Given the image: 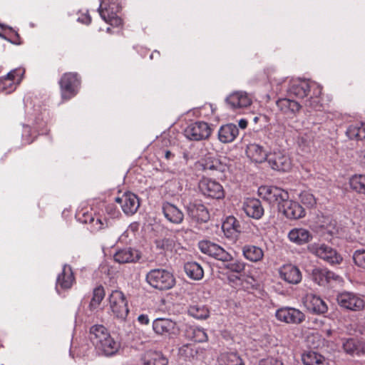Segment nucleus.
I'll return each mask as SVG.
<instances>
[{"mask_svg": "<svg viewBox=\"0 0 365 365\" xmlns=\"http://www.w3.org/2000/svg\"><path fill=\"white\" fill-rule=\"evenodd\" d=\"M200 250L208 256L225 263V267L232 272L241 273L245 269V263L242 260H233L230 253L220 245L208 240H202L198 243Z\"/></svg>", "mask_w": 365, "mask_h": 365, "instance_id": "f257e3e1", "label": "nucleus"}, {"mask_svg": "<svg viewBox=\"0 0 365 365\" xmlns=\"http://www.w3.org/2000/svg\"><path fill=\"white\" fill-rule=\"evenodd\" d=\"M148 284L160 291L168 290L175 284V278L172 272L165 269H153L145 276Z\"/></svg>", "mask_w": 365, "mask_h": 365, "instance_id": "f03ea898", "label": "nucleus"}, {"mask_svg": "<svg viewBox=\"0 0 365 365\" xmlns=\"http://www.w3.org/2000/svg\"><path fill=\"white\" fill-rule=\"evenodd\" d=\"M258 192L269 205L277 206L278 210L289 198L287 191L274 186H261L258 189Z\"/></svg>", "mask_w": 365, "mask_h": 365, "instance_id": "7ed1b4c3", "label": "nucleus"}, {"mask_svg": "<svg viewBox=\"0 0 365 365\" xmlns=\"http://www.w3.org/2000/svg\"><path fill=\"white\" fill-rule=\"evenodd\" d=\"M108 301L113 315L120 321L125 320L129 313V309L124 294L121 291L113 290L109 295Z\"/></svg>", "mask_w": 365, "mask_h": 365, "instance_id": "20e7f679", "label": "nucleus"}, {"mask_svg": "<svg viewBox=\"0 0 365 365\" xmlns=\"http://www.w3.org/2000/svg\"><path fill=\"white\" fill-rule=\"evenodd\" d=\"M309 252L319 258L324 260L330 264H339L342 261V257L331 247L319 243H313L308 245Z\"/></svg>", "mask_w": 365, "mask_h": 365, "instance_id": "39448f33", "label": "nucleus"}, {"mask_svg": "<svg viewBox=\"0 0 365 365\" xmlns=\"http://www.w3.org/2000/svg\"><path fill=\"white\" fill-rule=\"evenodd\" d=\"M152 327L155 334L164 339H174L180 333L177 323L169 318H157L153 320Z\"/></svg>", "mask_w": 365, "mask_h": 365, "instance_id": "423d86ee", "label": "nucleus"}, {"mask_svg": "<svg viewBox=\"0 0 365 365\" xmlns=\"http://www.w3.org/2000/svg\"><path fill=\"white\" fill-rule=\"evenodd\" d=\"M61 96L64 100L71 99L76 95L77 88L80 85V78L77 73H66L60 79Z\"/></svg>", "mask_w": 365, "mask_h": 365, "instance_id": "0eeeda50", "label": "nucleus"}, {"mask_svg": "<svg viewBox=\"0 0 365 365\" xmlns=\"http://www.w3.org/2000/svg\"><path fill=\"white\" fill-rule=\"evenodd\" d=\"M200 192L206 197L222 199L225 197V191L222 185L215 180L203 178L199 183Z\"/></svg>", "mask_w": 365, "mask_h": 365, "instance_id": "6e6552de", "label": "nucleus"}, {"mask_svg": "<svg viewBox=\"0 0 365 365\" xmlns=\"http://www.w3.org/2000/svg\"><path fill=\"white\" fill-rule=\"evenodd\" d=\"M336 301L341 307L354 312L362 310L365 305L364 301L361 297L349 292L338 294Z\"/></svg>", "mask_w": 365, "mask_h": 365, "instance_id": "1a4fd4ad", "label": "nucleus"}, {"mask_svg": "<svg viewBox=\"0 0 365 365\" xmlns=\"http://www.w3.org/2000/svg\"><path fill=\"white\" fill-rule=\"evenodd\" d=\"M212 130L209 125L203 121H197L190 124L184 130L185 136L190 140H202L210 137Z\"/></svg>", "mask_w": 365, "mask_h": 365, "instance_id": "9d476101", "label": "nucleus"}, {"mask_svg": "<svg viewBox=\"0 0 365 365\" xmlns=\"http://www.w3.org/2000/svg\"><path fill=\"white\" fill-rule=\"evenodd\" d=\"M267 161L272 169L279 172H288L292 167L289 156L282 150H274L270 153Z\"/></svg>", "mask_w": 365, "mask_h": 365, "instance_id": "9b49d317", "label": "nucleus"}, {"mask_svg": "<svg viewBox=\"0 0 365 365\" xmlns=\"http://www.w3.org/2000/svg\"><path fill=\"white\" fill-rule=\"evenodd\" d=\"M185 210L188 217L197 223L207 222L210 220L207 208L199 201L187 203L185 205Z\"/></svg>", "mask_w": 365, "mask_h": 365, "instance_id": "f8f14e48", "label": "nucleus"}, {"mask_svg": "<svg viewBox=\"0 0 365 365\" xmlns=\"http://www.w3.org/2000/svg\"><path fill=\"white\" fill-rule=\"evenodd\" d=\"M115 201L120 204L123 212L127 215L135 214L140 206V201L136 195L128 192L120 197L115 198Z\"/></svg>", "mask_w": 365, "mask_h": 365, "instance_id": "ddd939ff", "label": "nucleus"}, {"mask_svg": "<svg viewBox=\"0 0 365 365\" xmlns=\"http://www.w3.org/2000/svg\"><path fill=\"white\" fill-rule=\"evenodd\" d=\"M277 319L281 322L292 324H300L305 319V315L297 309L282 307L275 314Z\"/></svg>", "mask_w": 365, "mask_h": 365, "instance_id": "4468645a", "label": "nucleus"}, {"mask_svg": "<svg viewBox=\"0 0 365 365\" xmlns=\"http://www.w3.org/2000/svg\"><path fill=\"white\" fill-rule=\"evenodd\" d=\"M279 212L291 220L299 219L305 215V210L302 205L289 199L284 202Z\"/></svg>", "mask_w": 365, "mask_h": 365, "instance_id": "2eb2a0df", "label": "nucleus"}, {"mask_svg": "<svg viewBox=\"0 0 365 365\" xmlns=\"http://www.w3.org/2000/svg\"><path fill=\"white\" fill-rule=\"evenodd\" d=\"M75 282L73 270L68 265H64L62 272L60 273L56 279V289L60 293V289L67 290L71 288Z\"/></svg>", "mask_w": 365, "mask_h": 365, "instance_id": "dca6fc26", "label": "nucleus"}, {"mask_svg": "<svg viewBox=\"0 0 365 365\" xmlns=\"http://www.w3.org/2000/svg\"><path fill=\"white\" fill-rule=\"evenodd\" d=\"M96 350L106 356H111L115 354L119 347V344L111 337L109 332L107 333V336H104L98 341V344H93Z\"/></svg>", "mask_w": 365, "mask_h": 365, "instance_id": "f3484780", "label": "nucleus"}, {"mask_svg": "<svg viewBox=\"0 0 365 365\" xmlns=\"http://www.w3.org/2000/svg\"><path fill=\"white\" fill-rule=\"evenodd\" d=\"M165 217L171 223L179 225L184 220V213L175 205L165 202L162 205Z\"/></svg>", "mask_w": 365, "mask_h": 365, "instance_id": "a211bd4d", "label": "nucleus"}, {"mask_svg": "<svg viewBox=\"0 0 365 365\" xmlns=\"http://www.w3.org/2000/svg\"><path fill=\"white\" fill-rule=\"evenodd\" d=\"M226 102L233 109L246 108L252 103L251 98L244 91H236L231 93L226 98Z\"/></svg>", "mask_w": 365, "mask_h": 365, "instance_id": "6ab92c4d", "label": "nucleus"}, {"mask_svg": "<svg viewBox=\"0 0 365 365\" xmlns=\"http://www.w3.org/2000/svg\"><path fill=\"white\" fill-rule=\"evenodd\" d=\"M342 349L350 356H361L365 354V344L356 339H342Z\"/></svg>", "mask_w": 365, "mask_h": 365, "instance_id": "aec40b11", "label": "nucleus"}, {"mask_svg": "<svg viewBox=\"0 0 365 365\" xmlns=\"http://www.w3.org/2000/svg\"><path fill=\"white\" fill-rule=\"evenodd\" d=\"M339 277L327 268L316 267L312 272V279L319 285L324 286Z\"/></svg>", "mask_w": 365, "mask_h": 365, "instance_id": "412c9836", "label": "nucleus"}, {"mask_svg": "<svg viewBox=\"0 0 365 365\" xmlns=\"http://www.w3.org/2000/svg\"><path fill=\"white\" fill-rule=\"evenodd\" d=\"M312 83H309L306 81L293 83L289 88V93L290 96H294L299 98L308 97L313 91Z\"/></svg>", "mask_w": 365, "mask_h": 365, "instance_id": "4be33fe9", "label": "nucleus"}, {"mask_svg": "<svg viewBox=\"0 0 365 365\" xmlns=\"http://www.w3.org/2000/svg\"><path fill=\"white\" fill-rule=\"evenodd\" d=\"M244 210L247 216L259 220L264 215L261 202L256 198H248L244 203Z\"/></svg>", "mask_w": 365, "mask_h": 365, "instance_id": "5701e85b", "label": "nucleus"}, {"mask_svg": "<svg viewBox=\"0 0 365 365\" xmlns=\"http://www.w3.org/2000/svg\"><path fill=\"white\" fill-rule=\"evenodd\" d=\"M238 135V127L233 123L223 125L218 130V139L222 143L233 142Z\"/></svg>", "mask_w": 365, "mask_h": 365, "instance_id": "b1692460", "label": "nucleus"}, {"mask_svg": "<svg viewBox=\"0 0 365 365\" xmlns=\"http://www.w3.org/2000/svg\"><path fill=\"white\" fill-rule=\"evenodd\" d=\"M279 274L282 279L290 284H298L302 280L301 272L292 264H286L282 267Z\"/></svg>", "mask_w": 365, "mask_h": 365, "instance_id": "393cba45", "label": "nucleus"}, {"mask_svg": "<svg viewBox=\"0 0 365 365\" xmlns=\"http://www.w3.org/2000/svg\"><path fill=\"white\" fill-rule=\"evenodd\" d=\"M247 156L253 162L261 163L267 160L268 155L264 148L258 144L252 143L246 149Z\"/></svg>", "mask_w": 365, "mask_h": 365, "instance_id": "a878e982", "label": "nucleus"}, {"mask_svg": "<svg viewBox=\"0 0 365 365\" xmlns=\"http://www.w3.org/2000/svg\"><path fill=\"white\" fill-rule=\"evenodd\" d=\"M140 257L139 252L130 247L120 250L114 255L115 261L120 264L135 262Z\"/></svg>", "mask_w": 365, "mask_h": 365, "instance_id": "bb28decb", "label": "nucleus"}, {"mask_svg": "<svg viewBox=\"0 0 365 365\" xmlns=\"http://www.w3.org/2000/svg\"><path fill=\"white\" fill-rule=\"evenodd\" d=\"M313 91L309 98L304 101V106L309 110H321L323 106L319 96L322 93V87L317 83H312Z\"/></svg>", "mask_w": 365, "mask_h": 365, "instance_id": "cd10ccee", "label": "nucleus"}, {"mask_svg": "<svg viewBox=\"0 0 365 365\" xmlns=\"http://www.w3.org/2000/svg\"><path fill=\"white\" fill-rule=\"evenodd\" d=\"M243 257L251 262H258L263 259L264 251L258 246L254 245H245L242 247Z\"/></svg>", "mask_w": 365, "mask_h": 365, "instance_id": "c85d7f7f", "label": "nucleus"}, {"mask_svg": "<svg viewBox=\"0 0 365 365\" xmlns=\"http://www.w3.org/2000/svg\"><path fill=\"white\" fill-rule=\"evenodd\" d=\"M290 241L301 245L309 242L312 239L309 231L303 228L292 229L288 234Z\"/></svg>", "mask_w": 365, "mask_h": 365, "instance_id": "c756f323", "label": "nucleus"}, {"mask_svg": "<svg viewBox=\"0 0 365 365\" xmlns=\"http://www.w3.org/2000/svg\"><path fill=\"white\" fill-rule=\"evenodd\" d=\"M307 307L309 310L317 314H324L327 312L328 307L324 300L319 297L309 294L307 296Z\"/></svg>", "mask_w": 365, "mask_h": 365, "instance_id": "7c9ffc66", "label": "nucleus"}, {"mask_svg": "<svg viewBox=\"0 0 365 365\" xmlns=\"http://www.w3.org/2000/svg\"><path fill=\"white\" fill-rule=\"evenodd\" d=\"M185 336L195 342H204L207 340V335L203 329L195 326L187 325L184 331Z\"/></svg>", "mask_w": 365, "mask_h": 365, "instance_id": "2f4dec72", "label": "nucleus"}, {"mask_svg": "<svg viewBox=\"0 0 365 365\" xmlns=\"http://www.w3.org/2000/svg\"><path fill=\"white\" fill-rule=\"evenodd\" d=\"M143 365H168V360L161 352L149 351L142 358Z\"/></svg>", "mask_w": 365, "mask_h": 365, "instance_id": "473e14b6", "label": "nucleus"}, {"mask_svg": "<svg viewBox=\"0 0 365 365\" xmlns=\"http://www.w3.org/2000/svg\"><path fill=\"white\" fill-rule=\"evenodd\" d=\"M346 134L351 140H361L365 139V123L356 122L349 125Z\"/></svg>", "mask_w": 365, "mask_h": 365, "instance_id": "72a5a7b5", "label": "nucleus"}, {"mask_svg": "<svg viewBox=\"0 0 365 365\" xmlns=\"http://www.w3.org/2000/svg\"><path fill=\"white\" fill-rule=\"evenodd\" d=\"M276 104L280 110L287 114H295L302 108V106L298 102L289 98L279 99L277 101Z\"/></svg>", "mask_w": 365, "mask_h": 365, "instance_id": "f704fd0d", "label": "nucleus"}, {"mask_svg": "<svg viewBox=\"0 0 365 365\" xmlns=\"http://www.w3.org/2000/svg\"><path fill=\"white\" fill-rule=\"evenodd\" d=\"M16 70L10 71L6 76L0 78V91L5 93H10L15 91L16 84L15 83Z\"/></svg>", "mask_w": 365, "mask_h": 365, "instance_id": "c9c22d12", "label": "nucleus"}, {"mask_svg": "<svg viewBox=\"0 0 365 365\" xmlns=\"http://www.w3.org/2000/svg\"><path fill=\"white\" fill-rule=\"evenodd\" d=\"M184 269L187 275L195 280L201 279L204 276V271L201 265L195 262H188L185 264Z\"/></svg>", "mask_w": 365, "mask_h": 365, "instance_id": "e433bc0d", "label": "nucleus"}, {"mask_svg": "<svg viewBox=\"0 0 365 365\" xmlns=\"http://www.w3.org/2000/svg\"><path fill=\"white\" fill-rule=\"evenodd\" d=\"M108 329L103 325L96 324L90 328L89 339L93 344H98V341L104 336H107Z\"/></svg>", "mask_w": 365, "mask_h": 365, "instance_id": "4c0bfd02", "label": "nucleus"}, {"mask_svg": "<svg viewBox=\"0 0 365 365\" xmlns=\"http://www.w3.org/2000/svg\"><path fill=\"white\" fill-rule=\"evenodd\" d=\"M187 312L190 316L197 319H205L210 314L208 309L205 305L198 304L190 305Z\"/></svg>", "mask_w": 365, "mask_h": 365, "instance_id": "58836bf2", "label": "nucleus"}, {"mask_svg": "<svg viewBox=\"0 0 365 365\" xmlns=\"http://www.w3.org/2000/svg\"><path fill=\"white\" fill-rule=\"evenodd\" d=\"M304 365H324V358L315 351H307L302 356Z\"/></svg>", "mask_w": 365, "mask_h": 365, "instance_id": "ea45409f", "label": "nucleus"}, {"mask_svg": "<svg viewBox=\"0 0 365 365\" xmlns=\"http://www.w3.org/2000/svg\"><path fill=\"white\" fill-rule=\"evenodd\" d=\"M98 11L101 18L107 23L110 24L112 26H118L121 25L122 20L120 18L118 17L115 13L113 11L110 12L109 9L107 8H102L100 6L98 9Z\"/></svg>", "mask_w": 365, "mask_h": 365, "instance_id": "a19ab883", "label": "nucleus"}, {"mask_svg": "<svg viewBox=\"0 0 365 365\" xmlns=\"http://www.w3.org/2000/svg\"><path fill=\"white\" fill-rule=\"evenodd\" d=\"M349 185L355 192L365 195V175H354L349 180Z\"/></svg>", "mask_w": 365, "mask_h": 365, "instance_id": "79ce46f5", "label": "nucleus"}, {"mask_svg": "<svg viewBox=\"0 0 365 365\" xmlns=\"http://www.w3.org/2000/svg\"><path fill=\"white\" fill-rule=\"evenodd\" d=\"M105 290L103 286L96 287L93 291V297L89 304L91 310H94L98 307L102 300L105 297Z\"/></svg>", "mask_w": 365, "mask_h": 365, "instance_id": "37998d69", "label": "nucleus"}, {"mask_svg": "<svg viewBox=\"0 0 365 365\" xmlns=\"http://www.w3.org/2000/svg\"><path fill=\"white\" fill-rule=\"evenodd\" d=\"M199 349L195 344H187L179 349V355L185 359H193L197 357Z\"/></svg>", "mask_w": 365, "mask_h": 365, "instance_id": "c03bdc74", "label": "nucleus"}, {"mask_svg": "<svg viewBox=\"0 0 365 365\" xmlns=\"http://www.w3.org/2000/svg\"><path fill=\"white\" fill-rule=\"evenodd\" d=\"M225 365H244L242 359L236 353H227L222 355Z\"/></svg>", "mask_w": 365, "mask_h": 365, "instance_id": "a18cd8bd", "label": "nucleus"}, {"mask_svg": "<svg viewBox=\"0 0 365 365\" xmlns=\"http://www.w3.org/2000/svg\"><path fill=\"white\" fill-rule=\"evenodd\" d=\"M155 243L157 249L165 252L172 250L175 245L173 239L165 237L156 240Z\"/></svg>", "mask_w": 365, "mask_h": 365, "instance_id": "49530a36", "label": "nucleus"}, {"mask_svg": "<svg viewBox=\"0 0 365 365\" xmlns=\"http://www.w3.org/2000/svg\"><path fill=\"white\" fill-rule=\"evenodd\" d=\"M222 229L225 230H233L237 232H240V224L238 220L233 216H230L222 224Z\"/></svg>", "mask_w": 365, "mask_h": 365, "instance_id": "de8ad7c7", "label": "nucleus"}, {"mask_svg": "<svg viewBox=\"0 0 365 365\" xmlns=\"http://www.w3.org/2000/svg\"><path fill=\"white\" fill-rule=\"evenodd\" d=\"M299 198L301 202L307 207H312L316 204V199L314 196L308 192H303L300 194Z\"/></svg>", "mask_w": 365, "mask_h": 365, "instance_id": "09e8293b", "label": "nucleus"}, {"mask_svg": "<svg viewBox=\"0 0 365 365\" xmlns=\"http://www.w3.org/2000/svg\"><path fill=\"white\" fill-rule=\"evenodd\" d=\"M353 260L355 264L365 269V250H356L353 254Z\"/></svg>", "mask_w": 365, "mask_h": 365, "instance_id": "8fccbe9b", "label": "nucleus"}, {"mask_svg": "<svg viewBox=\"0 0 365 365\" xmlns=\"http://www.w3.org/2000/svg\"><path fill=\"white\" fill-rule=\"evenodd\" d=\"M202 166L203 170H218L219 168L221 167L220 163L217 160H210L207 159L205 161L204 163H202L201 165Z\"/></svg>", "mask_w": 365, "mask_h": 365, "instance_id": "3c124183", "label": "nucleus"}, {"mask_svg": "<svg viewBox=\"0 0 365 365\" xmlns=\"http://www.w3.org/2000/svg\"><path fill=\"white\" fill-rule=\"evenodd\" d=\"M258 365H283V363L281 360L277 358L268 357L261 359L259 361Z\"/></svg>", "mask_w": 365, "mask_h": 365, "instance_id": "603ef678", "label": "nucleus"}, {"mask_svg": "<svg viewBox=\"0 0 365 365\" xmlns=\"http://www.w3.org/2000/svg\"><path fill=\"white\" fill-rule=\"evenodd\" d=\"M30 135L31 128L28 125L24 126L22 137L24 143L26 144H30L33 142V140L30 139Z\"/></svg>", "mask_w": 365, "mask_h": 365, "instance_id": "864d4df0", "label": "nucleus"}, {"mask_svg": "<svg viewBox=\"0 0 365 365\" xmlns=\"http://www.w3.org/2000/svg\"><path fill=\"white\" fill-rule=\"evenodd\" d=\"M138 322L142 325H148L150 319L147 314H140L138 317Z\"/></svg>", "mask_w": 365, "mask_h": 365, "instance_id": "5fc2aeb1", "label": "nucleus"}, {"mask_svg": "<svg viewBox=\"0 0 365 365\" xmlns=\"http://www.w3.org/2000/svg\"><path fill=\"white\" fill-rule=\"evenodd\" d=\"M238 125L242 129H245L247 126V121L245 119H241L239 120Z\"/></svg>", "mask_w": 365, "mask_h": 365, "instance_id": "6e6d98bb", "label": "nucleus"}, {"mask_svg": "<svg viewBox=\"0 0 365 365\" xmlns=\"http://www.w3.org/2000/svg\"><path fill=\"white\" fill-rule=\"evenodd\" d=\"M94 222H96V224H99V225H100V227H99V228H100V229H101V228H102L103 222H102V220H101V219H100V218H97V219L95 220L93 217H91V218H90V222L93 223Z\"/></svg>", "mask_w": 365, "mask_h": 365, "instance_id": "4d7b16f0", "label": "nucleus"}, {"mask_svg": "<svg viewBox=\"0 0 365 365\" xmlns=\"http://www.w3.org/2000/svg\"><path fill=\"white\" fill-rule=\"evenodd\" d=\"M173 157H174V154L172 153L170 150H165V158L167 160H170V159H171Z\"/></svg>", "mask_w": 365, "mask_h": 365, "instance_id": "13d9d810", "label": "nucleus"}, {"mask_svg": "<svg viewBox=\"0 0 365 365\" xmlns=\"http://www.w3.org/2000/svg\"><path fill=\"white\" fill-rule=\"evenodd\" d=\"M130 227L131 230H134L138 228V224H136V223L131 224Z\"/></svg>", "mask_w": 365, "mask_h": 365, "instance_id": "bf43d9fd", "label": "nucleus"}, {"mask_svg": "<svg viewBox=\"0 0 365 365\" xmlns=\"http://www.w3.org/2000/svg\"><path fill=\"white\" fill-rule=\"evenodd\" d=\"M259 118L258 116H255V117L254 118V119H253L254 122H255V123H257V121L259 120Z\"/></svg>", "mask_w": 365, "mask_h": 365, "instance_id": "052dcab7", "label": "nucleus"}, {"mask_svg": "<svg viewBox=\"0 0 365 365\" xmlns=\"http://www.w3.org/2000/svg\"><path fill=\"white\" fill-rule=\"evenodd\" d=\"M153 54H154V53H153L150 55V58H153L154 57V55H153Z\"/></svg>", "mask_w": 365, "mask_h": 365, "instance_id": "680f3d73", "label": "nucleus"}, {"mask_svg": "<svg viewBox=\"0 0 365 365\" xmlns=\"http://www.w3.org/2000/svg\"><path fill=\"white\" fill-rule=\"evenodd\" d=\"M16 36H19V34L17 33L15 34Z\"/></svg>", "mask_w": 365, "mask_h": 365, "instance_id": "e2e57ef3", "label": "nucleus"}]
</instances>
